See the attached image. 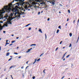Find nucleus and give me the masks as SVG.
I'll list each match as a JSON object with an SVG mask.
<instances>
[{"instance_id": "obj_60", "label": "nucleus", "mask_w": 79, "mask_h": 79, "mask_svg": "<svg viewBox=\"0 0 79 79\" xmlns=\"http://www.w3.org/2000/svg\"><path fill=\"white\" fill-rule=\"evenodd\" d=\"M63 60L64 61V60H65V58H64V59Z\"/></svg>"}, {"instance_id": "obj_15", "label": "nucleus", "mask_w": 79, "mask_h": 79, "mask_svg": "<svg viewBox=\"0 0 79 79\" xmlns=\"http://www.w3.org/2000/svg\"><path fill=\"white\" fill-rule=\"evenodd\" d=\"M16 14H17V12H15V16H16Z\"/></svg>"}, {"instance_id": "obj_53", "label": "nucleus", "mask_w": 79, "mask_h": 79, "mask_svg": "<svg viewBox=\"0 0 79 79\" xmlns=\"http://www.w3.org/2000/svg\"><path fill=\"white\" fill-rule=\"evenodd\" d=\"M31 23H29V24H28V26H29V25H31Z\"/></svg>"}, {"instance_id": "obj_37", "label": "nucleus", "mask_w": 79, "mask_h": 79, "mask_svg": "<svg viewBox=\"0 0 79 79\" xmlns=\"http://www.w3.org/2000/svg\"><path fill=\"white\" fill-rule=\"evenodd\" d=\"M40 14V12H39L38 13V15H39Z\"/></svg>"}, {"instance_id": "obj_1", "label": "nucleus", "mask_w": 79, "mask_h": 79, "mask_svg": "<svg viewBox=\"0 0 79 79\" xmlns=\"http://www.w3.org/2000/svg\"><path fill=\"white\" fill-rule=\"evenodd\" d=\"M8 6H4V8H2V10H0V15H3L5 12L10 13L11 11V8H8Z\"/></svg>"}, {"instance_id": "obj_44", "label": "nucleus", "mask_w": 79, "mask_h": 79, "mask_svg": "<svg viewBox=\"0 0 79 79\" xmlns=\"http://www.w3.org/2000/svg\"><path fill=\"white\" fill-rule=\"evenodd\" d=\"M29 25H28V24L27 25H26L25 26V27H27V26H28Z\"/></svg>"}, {"instance_id": "obj_6", "label": "nucleus", "mask_w": 79, "mask_h": 79, "mask_svg": "<svg viewBox=\"0 0 79 79\" xmlns=\"http://www.w3.org/2000/svg\"><path fill=\"white\" fill-rule=\"evenodd\" d=\"M18 14L19 15L17 16V17L19 19L20 18H21V14L19 13Z\"/></svg>"}, {"instance_id": "obj_45", "label": "nucleus", "mask_w": 79, "mask_h": 79, "mask_svg": "<svg viewBox=\"0 0 79 79\" xmlns=\"http://www.w3.org/2000/svg\"><path fill=\"white\" fill-rule=\"evenodd\" d=\"M50 20V18H48V21H49Z\"/></svg>"}, {"instance_id": "obj_38", "label": "nucleus", "mask_w": 79, "mask_h": 79, "mask_svg": "<svg viewBox=\"0 0 79 79\" xmlns=\"http://www.w3.org/2000/svg\"><path fill=\"white\" fill-rule=\"evenodd\" d=\"M58 49V47H57L56 49V51H57V50Z\"/></svg>"}, {"instance_id": "obj_58", "label": "nucleus", "mask_w": 79, "mask_h": 79, "mask_svg": "<svg viewBox=\"0 0 79 79\" xmlns=\"http://www.w3.org/2000/svg\"><path fill=\"white\" fill-rule=\"evenodd\" d=\"M0 23H3V22L1 21V22H0Z\"/></svg>"}, {"instance_id": "obj_29", "label": "nucleus", "mask_w": 79, "mask_h": 79, "mask_svg": "<svg viewBox=\"0 0 79 79\" xmlns=\"http://www.w3.org/2000/svg\"><path fill=\"white\" fill-rule=\"evenodd\" d=\"M45 69H44L43 71V73H44V74H45Z\"/></svg>"}, {"instance_id": "obj_24", "label": "nucleus", "mask_w": 79, "mask_h": 79, "mask_svg": "<svg viewBox=\"0 0 79 79\" xmlns=\"http://www.w3.org/2000/svg\"><path fill=\"white\" fill-rule=\"evenodd\" d=\"M33 79H35V76H33L32 77Z\"/></svg>"}, {"instance_id": "obj_52", "label": "nucleus", "mask_w": 79, "mask_h": 79, "mask_svg": "<svg viewBox=\"0 0 79 79\" xmlns=\"http://www.w3.org/2000/svg\"><path fill=\"white\" fill-rule=\"evenodd\" d=\"M28 62H29V61H27L26 62V64H28Z\"/></svg>"}, {"instance_id": "obj_16", "label": "nucleus", "mask_w": 79, "mask_h": 79, "mask_svg": "<svg viewBox=\"0 0 79 79\" xmlns=\"http://www.w3.org/2000/svg\"><path fill=\"white\" fill-rule=\"evenodd\" d=\"M3 76H4V75H3V74H2V75L1 76V78H2V77H3Z\"/></svg>"}, {"instance_id": "obj_49", "label": "nucleus", "mask_w": 79, "mask_h": 79, "mask_svg": "<svg viewBox=\"0 0 79 79\" xmlns=\"http://www.w3.org/2000/svg\"><path fill=\"white\" fill-rule=\"evenodd\" d=\"M69 21V19H67V21Z\"/></svg>"}, {"instance_id": "obj_43", "label": "nucleus", "mask_w": 79, "mask_h": 79, "mask_svg": "<svg viewBox=\"0 0 79 79\" xmlns=\"http://www.w3.org/2000/svg\"><path fill=\"white\" fill-rule=\"evenodd\" d=\"M21 69H23V68H24V67L22 66L21 67Z\"/></svg>"}, {"instance_id": "obj_10", "label": "nucleus", "mask_w": 79, "mask_h": 79, "mask_svg": "<svg viewBox=\"0 0 79 79\" xmlns=\"http://www.w3.org/2000/svg\"><path fill=\"white\" fill-rule=\"evenodd\" d=\"M9 55H10V52H7L6 54V56H9Z\"/></svg>"}, {"instance_id": "obj_5", "label": "nucleus", "mask_w": 79, "mask_h": 79, "mask_svg": "<svg viewBox=\"0 0 79 79\" xmlns=\"http://www.w3.org/2000/svg\"><path fill=\"white\" fill-rule=\"evenodd\" d=\"M4 18L5 19H3V21H6V19H7V18L6 17H4V18L3 17H0V19H4Z\"/></svg>"}, {"instance_id": "obj_2", "label": "nucleus", "mask_w": 79, "mask_h": 79, "mask_svg": "<svg viewBox=\"0 0 79 79\" xmlns=\"http://www.w3.org/2000/svg\"><path fill=\"white\" fill-rule=\"evenodd\" d=\"M16 19V20H17L18 21V19H19V18L17 17V16H15V17H13L12 18L11 21V20H13V19Z\"/></svg>"}, {"instance_id": "obj_31", "label": "nucleus", "mask_w": 79, "mask_h": 79, "mask_svg": "<svg viewBox=\"0 0 79 79\" xmlns=\"http://www.w3.org/2000/svg\"><path fill=\"white\" fill-rule=\"evenodd\" d=\"M6 45H8V44H10V43H8V42H6Z\"/></svg>"}, {"instance_id": "obj_33", "label": "nucleus", "mask_w": 79, "mask_h": 79, "mask_svg": "<svg viewBox=\"0 0 79 79\" xmlns=\"http://www.w3.org/2000/svg\"><path fill=\"white\" fill-rule=\"evenodd\" d=\"M62 42H63V41H60V44H61L62 43Z\"/></svg>"}, {"instance_id": "obj_18", "label": "nucleus", "mask_w": 79, "mask_h": 79, "mask_svg": "<svg viewBox=\"0 0 79 79\" xmlns=\"http://www.w3.org/2000/svg\"><path fill=\"white\" fill-rule=\"evenodd\" d=\"M16 42V40L12 41L11 42V43H14V42Z\"/></svg>"}, {"instance_id": "obj_57", "label": "nucleus", "mask_w": 79, "mask_h": 79, "mask_svg": "<svg viewBox=\"0 0 79 79\" xmlns=\"http://www.w3.org/2000/svg\"><path fill=\"white\" fill-rule=\"evenodd\" d=\"M8 40H6V42H8Z\"/></svg>"}, {"instance_id": "obj_22", "label": "nucleus", "mask_w": 79, "mask_h": 79, "mask_svg": "<svg viewBox=\"0 0 79 79\" xmlns=\"http://www.w3.org/2000/svg\"><path fill=\"white\" fill-rule=\"evenodd\" d=\"M72 46V45L71 44H70L69 46V47H71Z\"/></svg>"}, {"instance_id": "obj_63", "label": "nucleus", "mask_w": 79, "mask_h": 79, "mask_svg": "<svg viewBox=\"0 0 79 79\" xmlns=\"http://www.w3.org/2000/svg\"><path fill=\"white\" fill-rule=\"evenodd\" d=\"M59 13H61V11H59Z\"/></svg>"}, {"instance_id": "obj_35", "label": "nucleus", "mask_w": 79, "mask_h": 79, "mask_svg": "<svg viewBox=\"0 0 79 79\" xmlns=\"http://www.w3.org/2000/svg\"><path fill=\"white\" fill-rule=\"evenodd\" d=\"M11 60H12V58H10L9 59L8 61H10Z\"/></svg>"}, {"instance_id": "obj_64", "label": "nucleus", "mask_w": 79, "mask_h": 79, "mask_svg": "<svg viewBox=\"0 0 79 79\" xmlns=\"http://www.w3.org/2000/svg\"><path fill=\"white\" fill-rule=\"evenodd\" d=\"M64 48H65V47H64L63 48L64 49Z\"/></svg>"}, {"instance_id": "obj_56", "label": "nucleus", "mask_w": 79, "mask_h": 79, "mask_svg": "<svg viewBox=\"0 0 79 79\" xmlns=\"http://www.w3.org/2000/svg\"><path fill=\"white\" fill-rule=\"evenodd\" d=\"M75 22V20H74L73 21V23H74Z\"/></svg>"}, {"instance_id": "obj_19", "label": "nucleus", "mask_w": 79, "mask_h": 79, "mask_svg": "<svg viewBox=\"0 0 79 79\" xmlns=\"http://www.w3.org/2000/svg\"><path fill=\"white\" fill-rule=\"evenodd\" d=\"M69 56H70V55H68L66 57V58H69Z\"/></svg>"}, {"instance_id": "obj_14", "label": "nucleus", "mask_w": 79, "mask_h": 79, "mask_svg": "<svg viewBox=\"0 0 79 79\" xmlns=\"http://www.w3.org/2000/svg\"><path fill=\"white\" fill-rule=\"evenodd\" d=\"M59 31H60V30H59V29H57L56 31V33L58 34V33L59 32Z\"/></svg>"}, {"instance_id": "obj_40", "label": "nucleus", "mask_w": 79, "mask_h": 79, "mask_svg": "<svg viewBox=\"0 0 79 79\" xmlns=\"http://www.w3.org/2000/svg\"><path fill=\"white\" fill-rule=\"evenodd\" d=\"M3 29V28H0V31L2 30Z\"/></svg>"}, {"instance_id": "obj_61", "label": "nucleus", "mask_w": 79, "mask_h": 79, "mask_svg": "<svg viewBox=\"0 0 79 79\" xmlns=\"http://www.w3.org/2000/svg\"><path fill=\"white\" fill-rule=\"evenodd\" d=\"M30 9H28V11H30Z\"/></svg>"}, {"instance_id": "obj_27", "label": "nucleus", "mask_w": 79, "mask_h": 79, "mask_svg": "<svg viewBox=\"0 0 79 79\" xmlns=\"http://www.w3.org/2000/svg\"><path fill=\"white\" fill-rule=\"evenodd\" d=\"M4 26H6V27H7L8 26V25H6V24H4Z\"/></svg>"}, {"instance_id": "obj_7", "label": "nucleus", "mask_w": 79, "mask_h": 79, "mask_svg": "<svg viewBox=\"0 0 79 79\" xmlns=\"http://www.w3.org/2000/svg\"><path fill=\"white\" fill-rule=\"evenodd\" d=\"M5 23L6 24H12V23H11L9 21H8L7 23H6V22H5Z\"/></svg>"}, {"instance_id": "obj_8", "label": "nucleus", "mask_w": 79, "mask_h": 79, "mask_svg": "<svg viewBox=\"0 0 79 79\" xmlns=\"http://www.w3.org/2000/svg\"><path fill=\"white\" fill-rule=\"evenodd\" d=\"M39 31L41 33H42V30H41V29H39Z\"/></svg>"}, {"instance_id": "obj_28", "label": "nucleus", "mask_w": 79, "mask_h": 79, "mask_svg": "<svg viewBox=\"0 0 79 79\" xmlns=\"http://www.w3.org/2000/svg\"><path fill=\"white\" fill-rule=\"evenodd\" d=\"M14 54H15V55H18V53L17 52H15L14 53Z\"/></svg>"}, {"instance_id": "obj_12", "label": "nucleus", "mask_w": 79, "mask_h": 79, "mask_svg": "<svg viewBox=\"0 0 79 79\" xmlns=\"http://www.w3.org/2000/svg\"><path fill=\"white\" fill-rule=\"evenodd\" d=\"M30 51H31L30 49H29L26 52V53H29V52H30Z\"/></svg>"}, {"instance_id": "obj_42", "label": "nucleus", "mask_w": 79, "mask_h": 79, "mask_svg": "<svg viewBox=\"0 0 79 79\" xmlns=\"http://www.w3.org/2000/svg\"><path fill=\"white\" fill-rule=\"evenodd\" d=\"M13 68L12 66H11L10 67V68H9V69H11V68Z\"/></svg>"}, {"instance_id": "obj_21", "label": "nucleus", "mask_w": 79, "mask_h": 79, "mask_svg": "<svg viewBox=\"0 0 79 79\" xmlns=\"http://www.w3.org/2000/svg\"><path fill=\"white\" fill-rule=\"evenodd\" d=\"M58 28H59V29H61V26H59Z\"/></svg>"}, {"instance_id": "obj_9", "label": "nucleus", "mask_w": 79, "mask_h": 79, "mask_svg": "<svg viewBox=\"0 0 79 79\" xmlns=\"http://www.w3.org/2000/svg\"><path fill=\"white\" fill-rule=\"evenodd\" d=\"M13 13H11L10 14V17H12V16H13Z\"/></svg>"}, {"instance_id": "obj_32", "label": "nucleus", "mask_w": 79, "mask_h": 79, "mask_svg": "<svg viewBox=\"0 0 79 79\" xmlns=\"http://www.w3.org/2000/svg\"><path fill=\"white\" fill-rule=\"evenodd\" d=\"M25 10H28V8H27V7H25Z\"/></svg>"}, {"instance_id": "obj_23", "label": "nucleus", "mask_w": 79, "mask_h": 79, "mask_svg": "<svg viewBox=\"0 0 79 79\" xmlns=\"http://www.w3.org/2000/svg\"><path fill=\"white\" fill-rule=\"evenodd\" d=\"M40 58H39V59H38L37 60V61H40Z\"/></svg>"}, {"instance_id": "obj_39", "label": "nucleus", "mask_w": 79, "mask_h": 79, "mask_svg": "<svg viewBox=\"0 0 79 79\" xmlns=\"http://www.w3.org/2000/svg\"><path fill=\"white\" fill-rule=\"evenodd\" d=\"M42 55H44V53H42L41 54V55L40 56V57Z\"/></svg>"}, {"instance_id": "obj_50", "label": "nucleus", "mask_w": 79, "mask_h": 79, "mask_svg": "<svg viewBox=\"0 0 79 79\" xmlns=\"http://www.w3.org/2000/svg\"><path fill=\"white\" fill-rule=\"evenodd\" d=\"M64 77H62L61 78V79H63V78H64Z\"/></svg>"}, {"instance_id": "obj_4", "label": "nucleus", "mask_w": 79, "mask_h": 79, "mask_svg": "<svg viewBox=\"0 0 79 79\" xmlns=\"http://www.w3.org/2000/svg\"><path fill=\"white\" fill-rule=\"evenodd\" d=\"M17 5V6H16L15 7L16 8H18V6H19V5H20V3H15V4H14V5Z\"/></svg>"}, {"instance_id": "obj_34", "label": "nucleus", "mask_w": 79, "mask_h": 79, "mask_svg": "<svg viewBox=\"0 0 79 79\" xmlns=\"http://www.w3.org/2000/svg\"><path fill=\"white\" fill-rule=\"evenodd\" d=\"M32 45H34V46H36V44H32Z\"/></svg>"}, {"instance_id": "obj_13", "label": "nucleus", "mask_w": 79, "mask_h": 79, "mask_svg": "<svg viewBox=\"0 0 79 79\" xmlns=\"http://www.w3.org/2000/svg\"><path fill=\"white\" fill-rule=\"evenodd\" d=\"M66 52L63 55V57H62V59H63V58H64V56H65V55H66Z\"/></svg>"}, {"instance_id": "obj_17", "label": "nucleus", "mask_w": 79, "mask_h": 79, "mask_svg": "<svg viewBox=\"0 0 79 79\" xmlns=\"http://www.w3.org/2000/svg\"><path fill=\"white\" fill-rule=\"evenodd\" d=\"M69 35H70V37H71V36H72V33H70L69 34Z\"/></svg>"}, {"instance_id": "obj_36", "label": "nucleus", "mask_w": 79, "mask_h": 79, "mask_svg": "<svg viewBox=\"0 0 79 79\" xmlns=\"http://www.w3.org/2000/svg\"><path fill=\"white\" fill-rule=\"evenodd\" d=\"M68 11L69 12V13H70V10H68Z\"/></svg>"}, {"instance_id": "obj_54", "label": "nucleus", "mask_w": 79, "mask_h": 79, "mask_svg": "<svg viewBox=\"0 0 79 79\" xmlns=\"http://www.w3.org/2000/svg\"><path fill=\"white\" fill-rule=\"evenodd\" d=\"M21 56H19V57H18V58H21Z\"/></svg>"}, {"instance_id": "obj_11", "label": "nucleus", "mask_w": 79, "mask_h": 79, "mask_svg": "<svg viewBox=\"0 0 79 79\" xmlns=\"http://www.w3.org/2000/svg\"><path fill=\"white\" fill-rule=\"evenodd\" d=\"M36 61H37V59H35V62H34L33 63V64H34L36 62Z\"/></svg>"}, {"instance_id": "obj_30", "label": "nucleus", "mask_w": 79, "mask_h": 79, "mask_svg": "<svg viewBox=\"0 0 79 79\" xmlns=\"http://www.w3.org/2000/svg\"><path fill=\"white\" fill-rule=\"evenodd\" d=\"M52 4H53V5H54V4H55V2H52Z\"/></svg>"}, {"instance_id": "obj_47", "label": "nucleus", "mask_w": 79, "mask_h": 79, "mask_svg": "<svg viewBox=\"0 0 79 79\" xmlns=\"http://www.w3.org/2000/svg\"><path fill=\"white\" fill-rule=\"evenodd\" d=\"M73 66L74 65L73 64H72V68H73Z\"/></svg>"}, {"instance_id": "obj_51", "label": "nucleus", "mask_w": 79, "mask_h": 79, "mask_svg": "<svg viewBox=\"0 0 79 79\" xmlns=\"http://www.w3.org/2000/svg\"><path fill=\"white\" fill-rule=\"evenodd\" d=\"M16 39H19V37H16Z\"/></svg>"}, {"instance_id": "obj_20", "label": "nucleus", "mask_w": 79, "mask_h": 79, "mask_svg": "<svg viewBox=\"0 0 79 79\" xmlns=\"http://www.w3.org/2000/svg\"><path fill=\"white\" fill-rule=\"evenodd\" d=\"M45 39H47V35H46V34H45Z\"/></svg>"}, {"instance_id": "obj_26", "label": "nucleus", "mask_w": 79, "mask_h": 79, "mask_svg": "<svg viewBox=\"0 0 79 79\" xmlns=\"http://www.w3.org/2000/svg\"><path fill=\"white\" fill-rule=\"evenodd\" d=\"M15 66H16L15 65H13L12 66V68H15Z\"/></svg>"}, {"instance_id": "obj_55", "label": "nucleus", "mask_w": 79, "mask_h": 79, "mask_svg": "<svg viewBox=\"0 0 79 79\" xmlns=\"http://www.w3.org/2000/svg\"><path fill=\"white\" fill-rule=\"evenodd\" d=\"M68 25V23H66V24L65 25V26H66Z\"/></svg>"}, {"instance_id": "obj_46", "label": "nucleus", "mask_w": 79, "mask_h": 79, "mask_svg": "<svg viewBox=\"0 0 79 79\" xmlns=\"http://www.w3.org/2000/svg\"><path fill=\"white\" fill-rule=\"evenodd\" d=\"M12 45H13L12 44H10L9 45V46H11Z\"/></svg>"}, {"instance_id": "obj_41", "label": "nucleus", "mask_w": 79, "mask_h": 79, "mask_svg": "<svg viewBox=\"0 0 79 79\" xmlns=\"http://www.w3.org/2000/svg\"><path fill=\"white\" fill-rule=\"evenodd\" d=\"M28 67H29V66H27L26 67V69H27V68H28Z\"/></svg>"}, {"instance_id": "obj_25", "label": "nucleus", "mask_w": 79, "mask_h": 79, "mask_svg": "<svg viewBox=\"0 0 79 79\" xmlns=\"http://www.w3.org/2000/svg\"><path fill=\"white\" fill-rule=\"evenodd\" d=\"M31 27H29L28 28V30H29V31H31Z\"/></svg>"}, {"instance_id": "obj_59", "label": "nucleus", "mask_w": 79, "mask_h": 79, "mask_svg": "<svg viewBox=\"0 0 79 79\" xmlns=\"http://www.w3.org/2000/svg\"><path fill=\"white\" fill-rule=\"evenodd\" d=\"M12 37H13V36H14V35H12Z\"/></svg>"}, {"instance_id": "obj_48", "label": "nucleus", "mask_w": 79, "mask_h": 79, "mask_svg": "<svg viewBox=\"0 0 79 79\" xmlns=\"http://www.w3.org/2000/svg\"><path fill=\"white\" fill-rule=\"evenodd\" d=\"M6 32V31H3V32L4 33H5Z\"/></svg>"}, {"instance_id": "obj_3", "label": "nucleus", "mask_w": 79, "mask_h": 79, "mask_svg": "<svg viewBox=\"0 0 79 79\" xmlns=\"http://www.w3.org/2000/svg\"><path fill=\"white\" fill-rule=\"evenodd\" d=\"M15 1H16V2H19L20 3H23L24 2V0H15Z\"/></svg>"}, {"instance_id": "obj_62", "label": "nucleus", "mask_w": 79, "mask_h": 79, "mask_svg": "<svg viewBox=\"0 0 79 79\" xmlns=\"http://www.w3.org/2000/svg\"><path fill=\"white\" fill-rule=\"evenodd\" d=\"M17 48L18 49V48H19V47H17Z\"/></svg>"}]
</instances>
